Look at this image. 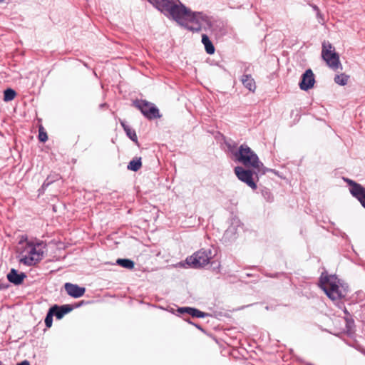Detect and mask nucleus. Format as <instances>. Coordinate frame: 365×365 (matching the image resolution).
I'll list each match as a JSON object with an SVG mask.
<instances>
[{
    "mask_svg": "<svg viewBox=\"0 0 365 365\" xmlns=\"http://www.w3.org/2000/svg\"><path fill=\"white\" fill-rule=\"evenodd\" d=\"M155 8L168 18H171L180 25H183L184 20L194 21L197 15L201 13L192 12L180 0H147Z\"/></svg>",
    "mask_w": 365,
    "mask_h": 365,
    "instance_id": "f257e3e1",
    "label": "nucleus"
},
{
    "mask_svg": "<svg viewBox=\"0 0 365 365\" xmlns=\"http://www.w3.org/2000/svg\"><path fill=\"white\" fill-rule=\"evenodd\" d=\"M319 287L332 300L344 298L348 292L347 284H340L339 279L335 275H328L327 273L322 274L319 278Z\"/></svg>",
    "mask_w": 365,
    "mask_h": 365,
    "instance_id": "f03ea898",
    "label": "nucleus"
},
{
    "mask_svg": "<svg viewBox=\"0 0 365 365\" xmlns=\"http://www.w3.org/2000/svg\"><path fill=\"white\" fill-rule=\"evenodd\" d=\"M235 161L242 164L245 167L257 168L262 166L257 155L245 143L242 144L239 148L233 152Z\"/></svg>",
    "mask_w": 365,
    "mask_h": 365,
    "instance_id": "7ed1b4c3",
    "label": "nucleus"
},
{
    "mask_svg": "<svg viewBox=\"0 0 365 365\" xmlns=\"http://www.w3.org/2000/svg\"><path fill=\"white\" fill-rule=\"evenodd\" d=\"M28 256H24L20 259L19 262L26 266H33L41 261L44 257L46 250V244L43 241L37 242H27Z\"/></svg>",
    "mask_w": 365,
    "mask_h": 365,
    "instance_id": "20e7f679",
    "label": "nucleus"
},
{
    "mask_svg": "<svg viewBox=\"0 0 365 365\" xmlns=\"http://www.w3.org/2000/svg\"><path fill=\"white\" fill-rule=\"evenodd\" d=\"M247 168L236 166L234 168V173L241 182L245 183L252 190H255L257 188V182L259 180V177L253 168Z\"/></svg>",
    "mask_w": 365,
    "mask_h": 365,
    "instance_id": "39448f33",
    "label": "nucleus"
},
{
    "mask_svg": "<svg viewBox=\"0 0 365 365\" xmlns=\"http://www.w3.org/2000/svg\"><path fill=\"white\" fill-rule=\"evenodd\" d=\"M133 105L140 110L143 116L148 120H154L161 117L158 107L146 100H135L133 102Z\"/></svg>",
    "mask_w": 365,
    "mask_h": 365,
    "instance_id": "423d86ee",
    "label": "nucleus"
},
{
    "mask_svg": "<svg viewBox=\"0 0 365 365\" xmlns=\"http://www.w3.org/2000/svg\"><path fill=\"white\" fill-rule=\"evenodd\" d=\"M331 49L332 46L331 43L324 42L322 43V56L330 68L336 70L341 67L339 56L337 53Z\"/></svg>",
    "mask_w": 365,
    "mask_h": 365,
    "instance_id": "0eeeda50",
    "label": "nucleus"
},
{
    "mask_svg": "<svg viewBox=\"0 0 365 365\" xmlns=\"http://www.w3.org/2000/svg\"><path fill=\"white\" fill-rule=\"evenodd\" d=\"M188 265L193 268L202 267L209 263V257L206 255L204 249L195 252L186 259Z\"/></svg>",
    "mask_w": 365,
    "mask_h": 365,
    "instance_id": "6e6552de",
    "label": "nucleus"
},
{
    "mask_svg": "<svg viewBox=\"0 0 365 365\" xmlns=\"http://www.w3.org/2000/svg\"><path fill=\"white\" fill-rule=\"evenodd\" d=\"M315 83L314 73L311 68L307 69L301 76L299 86L301 90L307 91L313 88Z\"/></svg>",
    "mask_w": 365,
    "mask_h": 365,
    "instance_id": "1a4fd4ad",
    "label": "nucleus"
},
{
    "mask_svg": "<svg viewBox=\"0 0 365 365\" xmlns=\"http://www.w3.org/2000/svg\"><path fill=\"white\" fill-rule=\"evenodd\" d=\"M174 313L178 316L187 314L196 318H205L209 315L207 313L203 312L197 308L190 307H178Z\"/></svg>",
    "mask_w": 365,
    "mask_h": 365,
    "instance_id": "9d476101",
    "label": "nucleus"
},
{
    "mask_svg": "<svg viewBox=\"0 0 365 365\" xmlns=\"http://www.w3.org/2000/svg\"><path fill=\"white\" fill-rule=\"evenodd\" d=\"M73 309V307L71 304H54L49 308V310L57 319H61L66 314L71 312Z\"/></svg>",
    "mask_w": 365,
    "mask_h": 365,
    "instance_id": "9b49d317",
    "label": "nucleus"
},
{
    "mask_svg": "<svg viewBox=\"0 0 365 365\" xmlns=\"http://www.w3.org/2000/svg\"><path fill=\"white\" fill-rule=\"evenodd\" d=\"M64 288L67 294L73 298H79L86 292L85 287L70 282L65 283Z\"/></svg>",
    "mask_w": 365,
    "mask_h": 365,
    "instance_id": "f8f14e48",
    "label": "nucleus"
},
{
    "mask_svg": "<svg viewBox=\"0 0 365 365\" xmlns=\"http://www.w3.org/2000/svg\"><path fill=\"white\" fill-rule=\"evenodd\" d=\"M7 279L8 281L16 285H20L24 282V279L27 277L26 273L19 272L14 268L11 269L9 272L7 274Z\"/></svg>",
    "mask_w": 365,
    "mask_h": 365,
    "instance_id": "ddd939ff",
    "label": "nucleus"
},
{
    "mask_svg": "<svg viewBox=\"0 0 365 365\" xmlns=\"http://www.w3.org/2000/svg\"><path fill=\"white\" fill-rule=\"evenodd\" d=\"M237 228L235 225H231L225 231L222 236V241L225 243H230L237 239Z\"/></svg>",
    "mask_w": 365,
    "mask_h": 365,
    "instance_id": "4468645a",
    "label": "nucleus"
},
{
    "mask_svg": "<svg viewBox=\"0 0 365 365\" xmlns=\"http://www.w3.org/2000/svg\"><path fill=\"white\" fill-rule=\"evenodd\" d=\"M344 313L345 314L344 320L346 322V331L348 335L351 336L354 333L355 331L354 320L346 308L344 309Z\"/></svg>",
    "mask_w": 365,
    "mask_h": 365,
    "instance_id": "2eb2a0df",
    "label": "nucleus"
},
{
    "mask_svg": "<svg viewBox=\"0 0 365 365\" xmlns=\"http://www.w3.org/2000/svg\"><path fill=\"white\" fill-rule=\"evenodd\" d=\"M240 81L245 88L250 91L255 92L256 89L255 81L250 74L242 75Z\"/></svg>",
    "mask_w": 365,
    "mask_h": 365,
    "instance_id": "dca6fc26",
    "label": "nucleus"
},
{
    "mask_svg": "<svg viewBox=\"0 0 365 365\" xmlns=\"http://www.w3.org/2000/svg\"><path fill=\"white\" fill-rule=\"evenodd\" d=\"M202 43L204 45V47H205V51L207 52V53L208 54H213L215 51V46L212 43V42L211 41V40L210 39L209 36L205 34H203L202 35Z\"/></svg>",
    "mask_w": 365,
    "mask_h": 365,
    "instance_id": "f3484780",
    "label": "nucleus"
},
{
    "mask_svg": "<svg viewBox=\"0 0 365 365\" xmlns=\"http://www.w3.org/2000/svg\"><path fill=\"white\" fill-rule=\"evenodd\" d=\"M351 195L357 199L361 203V206L365 209V187L364 186L359 187Z\"/></svg>",
    "mask_w": 365,
    "mask_h": 365,
    "instance_id": "a211bd4d",
    "label": "nucleus"
},
{
    "mask_svg": "<svg viewBox=\"0 0 365 365\" xmlns=\"http://www.w3.org/2000/svg\"><path fill=\"white\" fill-rule=\"evenodd\" d=\"M120 125L125 132L127 136L133 142H138V137L134 130L131 129L124 121H120Z\"/></svg>",
    "mask_w": 365,
    "mask_h": 365,
    "instance_id": "6ab92c4d",
    "label": "nucleus"
},
{
    "mask_svg": "<svg viewBox=\"0 0 365 365\" xmlns=\"http://www.w3.org/2000/svg\"><path fill=\"white\" fill-rule=\"evenodd\" d=\"M141 158H135L128 163L127 165V169L129 170L136 172L141 168Z\"/></svg>",
    "mask_w": 365,
    "mask_h": 365,
    "instance_id": "aec40b11",
    "label": "nucleus"
},
{
    "mask_svg": "<svg viewBox=\"0 0 365 365\" xmlns=\"http://www.w3.org/2000/svg\"><path fill=\"white\" fill-rule=\"evenodd\" d=\"M116 264L128 269H132L135 266V262L130 259L119 258L116 260Z\"/></svg>",
    "mask_w": 365,
    "mask_h": 365,
    "instance_id": "412c9836",
    "label": "nucleus"
},
{
    "mask_svg": "<svg viewBox=\"0 0 365 365\" xmlns=\"http://www.w3.org/2000/svg\"><path fill=\"white\" fill-rule=\"evenodd\" d=\"M16 96V92L11 88H8L4 91V101L5 102H9L14 99Z\"/></svg>",
    "mask_w": 365,
    "mask_h": 365,
    "instance_id": "4be33fe9",
    "label": "nucleus"
},
{
    "mask_svg": "<svg viewBox=\"0 0 365 365\" xmlns=\"http://www.w3.org/2000/svg\"><path fill=\"white\" fill-rule=\"evenodd\" d=\"M260 192L262 196L266 200L267 202H272L274 200V196L272 193L271 192L270 190L262 187L260 188Z\"/></svg>",
    "mask_w": 365,
    "mask_h": 365,
    "instance_id": "5701e85b",
    "label": "nucleus"
},
{
    "mask_svg": "<svg viewBox=\"0 0 365 365\" xmlns=\"http://www.w3.org/2000/svg\"><path fill=\"white\" fill-rule=\"evenodd\" d=\"M343 180L347 183V185L349 186V192L351 194L352 192H354L356 190H357L359 187L361 186V184L355 182L354 180H351V179H349V178H343Z\"/></svg>",
    "mask_w": 365,
    "mask_h": 365,
    "instance_id": "b1692460",
    "label": "nucleus"
},
{
    "mask_svg": "<svg viewBox=\"0 0 365 365\" xmlns=\"http://www.w3.org/2000/svg\"><path fill=\"white\" fill-rule=\"evenodd\" d=\"M349 76L341 73L334 77V82L340 86H345L348 83Z\"/></svg>",
    "mask_w": 365,
    "mask_h": 365,
    "instance_id": "393cba45",
    "label": "nucleus"
},
{
    "mask_svg": "<svg viewBox=\"0 0 365 365\" xmlns=\"http://www.w3.org/2000/svg\"><path fill=\"white\" fill-rule=\"evenodd\" d=\"M193 22L195 23V26H189L187 24H184V23H183V25H181V26L192 32L197 33V32L200 31L202 29V26L200 24V23L197 21H196L195 19Z\"/></svg>",
    "mask_w": 365,
    "mask_h": 365,
    "instance_id": "a878e982",
    "label": "nucleus"
},
{
    "mask_svg": "<svg viewBox=\"0 0 365 365\" xmlns=\"http://www.w3.org/2000/svg\"><path fill=\"white\" fill-rule=\"evenodd\" d=\"M58 175H55L53 176H48L47 178L44 180L41 188L43 190L46 189L47 187H48L52 182L58 180Z\"/></svg>",
    "mask_w": 365,
    "mask_h": 365,
    "instance_id": "bb28decb",
    "label": "nucleus"
},
{
    "mask_svg": "<svg viewBox=\"0 0 365 365\" xmlns=\"http://www.w3.org/2000/svg\"><path fill=\"white\" fill-rule=\"evenodd\" d=\"M53 314L51 312H50V310L48 309L46 315V317H45V319H44V322H45V325L47 328H50L51 327L52 324H53Z\"/></svg>",
    "mask_w": 365,
    "mask_h": 365,
    "instance_id": "cd10ccee",
    "label": "nucleus"
},
{
    "mask_svg": "<svg viewBox=\"0 0 365 365\" xmlns=\"http://www.w3.org/2000/svg\"><path fill=\"white\" fill-rule=\"evenodd\" d=\"M38 140L42 143H45L48 140L47 133L42 127L38 130Z\"/></svg>",
    "mask_w": 365,
    "mask_h": 365,
    "instance_id": "c85d7f7f",
    "label": "nucleus"
},
{
    "mask_svg": "<svg viewBox=\"0 0 365 365\" xmlns=\"http://www.w3.org/2000/svg\"><path fill=\"white\" fill-rule=\"evenodd\" d=\"M256 172V174H257V176L259 178L260 175L265 174L267 172H269V169L264 167V165L262 164V166H258L257 168H253Z\"/></svg>",
    "mask_w": 365,
    "mask_h": 365,
    "instance_id": "c756f323",
    "label": "nucleus"
},
{
    "mask_svg": "<svg viewBox=\"0 0 365 365\" xmlns=\"http://www.w3.org/2000/svg\"><path fill=\"white\" fill-rule=\"evenodd\" d=\"M29 241L28 240V237L27 235H23L20 237V239H19V245H24V243L26 244V246H25V248H28L27 247V242H29Z\"/></svg>",
    "mask_w": 365,
    "mask_h": 365,
    "instance_id": "7c9ffc66",
    "label": "nucleus"
},
{
    "mask_svg": "<svg viewBox=\"0 0 365 365\" xmlns=\"http://www.w3.org/2000/svg\"><path fill=\"white\" fill-rule=\"evenodd\" d=\"M284 272H276V273H274V274H270V273H264V275L268 277H271V278H278L281 275H284Z\"/></svg>",
    "mask_w": 365,
    "mask_h": 365,
    "instance_id": "2f4dec72",
    "label": "nucleus"
},
{
    "mask_svg": "<svg viewBox=\"0 0 365 365\" xmlns=\"http://www.w3.org/2000/svg\"><path fill=\"white\" fill-rule=\"evenodd\" d=\"M316 15H317V18L318 19V22L319 24H323L324 23V16L321 13L320 10L318 12L316 13Z\"/></svg>",
    "mask_w": 365,
    "mask_h": 365,
    "instance_id": "473e14b6",
    "label": "nucleus"
},
{
    "mask_svg": "<svg viewBox=\"0 0 365 365\" xmlns=\"http://www.w3.org/2000/svg\"><path fill=\"white\" fill-rule=\"evenodd\" d=\"M204 252H205L206 255L209 257V261L212 259V257L214 256V254L212 253V251L210 248H203Z\"/></svg>",
    "mask_w": 365,
    "mask_h": 365,
    "instance_id": "72a5a7b5",
    "label": "nucleus"
},
{
    "mask_svg": "<svg viewBox=\"0 0 365 365\" xmlns=\"http://www.w3.org/2000/svg\"><path fill=\"white\" fill-rule=\"evenodd\" d=\"M184 320L186 321L187 322H188L189 324H191L192 325H194L195 327H197L198 329L200 330H202V327L199 324H195L193 322H192L189 318H184Z\"/></svg>",
    "mask_w": 365,
    "mask_h": 365,
    "instance_id": "f704fd0d",
    "label": "nucleus"
},
{
    "mask_svg": "<svg viewBox=\"0 0 365 365\" xmlns=\"http://www.w3.org/2000/svg\"><path fill=\"white\" fill-rule=\"evenodd\" d=\"M16 365H31V364L28 360H24L19 363H17Z\"/></svg>",
    "mask_w": 365,
    "mask_h": 365,
    "instance_id": "c9c22d12",
    "label": "nucleus"
},
{
    "mask_svg": "<svg viewBox=\"0 0 365 365\" xmlns=\"http://www.w3.org/2000/svg\"><path fill=\"white\" fill-rule=\"evenodd\" d=\"M311 7L312 8V9L317 13L319 11V7L315 5V4H310Z\"/></svg>",
    "mask_w": 365,
    "mask_h": 365,
    "instance_id": "e433bc0d",
    "label": "nucleus"
},
{
    "mask_svg": "<svg viewBox=\"0 0 365 365\" xmlns=\"http://www.w3.org/2000/svg\"><path fill=\"white\" fill-rule=\"evenodd\" d=\"M269 171H270L271 173H273L274 174H275L276 175H279V171L276 170H274V169H269Z\"/></svg>",
    "mask_w": 365,
    "mask_h": 365,
    "instance_id": "4c0bfd02",
    "label": "nucleus"
},
{
    "mask_svg": "<svg viewBox=\"0 0 365 365\" xmlns=\"http://www.w3.org/2000/svg\"><path fill=\"white\" fill-rule=\"evenodd\" d=\"M341 237L344 238V239H346V240H348L349 239V237L347 236V235L344 232H343L341 234Z\"/></svg>",
    "mask_w": 365,
    "mask_h": 365,
    "instance_id": "58836bf2",
    "label": "nucleus"
},
{
    "mask_svg": "<svg viewBox=\"0 0 365 365\" xmlns=\"http://www.w3.org/2000/svg\"><path fill=\"white\" fill-rule=\"evenodd\" d=\"M247 277H251V276H252V274L248 273V274H247Z\"/></svg>",
    "mask_w": 365,
    "mask_h": 365,
    "instance_id": "ea45409f",
    "label": "nucleus"
},
{
    "mask_svg": "<svg viewBox=\"0 0 365 365\" xmlns=\"http://www.w3.org/2000/svg\"><path fill=\"white\" fill-rule=\"evenodd\" d=\"M106 105V103L101 104L100 106L103 107Z\"/></svg>",
    "mask_w": 365,
    "mask_h": 365,
    "instance_id": "a19ab883",
    "label": "nucleus"
},
{
    "mask_svg": "<svg viewBox=\"0 0 365 365\" xmlns=\"http://www.w3.org/2000/svg\"><path fill=\"white\" fill-rule=\"evenodd\" d=\"M306 365H313V364H309V363H306Z\"/></svg>",
    "mask_w": 365,
    "mask_h": 365,
    "instance_id": "79ce46f5",
    "label": "nucleus"
},
{
    "mask_svg": "<svg viewBox=\"0 0 365 365\" xmlns=\"http://www.w3.org/2000/svg\"><path fill=\"white\" fill-rule=\"evenodd\" d=\"M4 0H0V2H3Z\"/></svg>",
    "mask_w": 365,
    "mask_h": 365,
    "instance_id": "37998d69",
    "label": "nucleus"
},
{
    "mask_svg": "<svg viewBox=\"0 0 365 365\" xmlns=\"http://www.w3.org/2000/svg\"><path fill=\"white\" fill-rule=\"evenodd\" d=\"M364 306L365 307V302H364Z\"/></svg>",
    "mask_w": 365,
    "mask_h": 365,
    "instance_id": "c03bdc74",
    "label": "nucleus"
}]
</instances>
